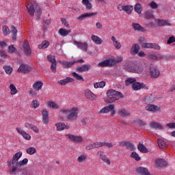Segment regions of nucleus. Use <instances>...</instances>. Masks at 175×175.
<instances>
[{
	"mask_svg": "<svg viewBox=\"0 0 175 175\" xmlns=\"http://www.w3.org/2000/svg\"><path fill=\"white\" fill-rule=\"evenodd\" d=\"M114 109H115L114 104H111L101 109L99 113L100 114H105L106 113H109V111H111L112 110H114Z\"/></svg>",
	"mask_w": 175,
	"mask_h": 175,
	"instance_id": "nucleus-18",
	"label": "nucleus"
},
{
	"mask_svg": "<svg viewBox=\"0 0 175 175\" xmlns=\"http://www.w3.org/2000/svg\"><path fill=\"white\" fill-rule=\"evenodd\" d=\"M87 161V154H81L77 158V162L79 163H83V162H85Z\"/></svg>",
	"mask_w": 175,
	"mask_h": 175,
	"instance_id": "nucleus-40",
	"label": "nucleus"
},
{
	"mask_svg": "<svg viewBox=\"0 0 175 175\" xmlns=\"http://www.w3.org/2000/svg\"><path fill=\"white\" fill-rule=\"evenodd\" d=\"M142 49H152V43H148V42L144 43L142 45Z\"/></svg>",
	"mask_w": 175,
	"mask_h": 175,
	"instance_id": "nucleus-57",
	"label": "nucleus"
},
{
	"mask_svg": "<svg viewBox=\"0 0 175 175\" xmlns=\"http://www.w3.org/2000/svg\"><path fill=\"white\" fill-rule=\"evenodd\" d=\"M18 167H12V168L10 171V173H11V174H16V173H20V172H21V170L18 169Z\"/></svg>",
	"mask_w": 175,
	"mask_h": 175,
	"instance_id": "nucleus-48",
	"label": "nucleus"
},
{
	"mask_svg": "<svg viewBox=\"0 0 175 175\" xmlns=\"http://www.w3.org/2000/svg\"><path fill=\"white\" fill-rule=\"evenodd\" d=\"M50 43L47 41H43L40 44L38 45V49H47Z\"/></svg>",
	"mask_w": 175,
	"mask_h": 175,
	"instance_id": "nucleus-45",
	"label": "nucleus"
},
{
	"mask_svg": "<svg viewBox=\"0 0 175 175\" xmlns=\"http://www.w3.org/2000/svg\"><path fill=\"white\" fill-rule=\"evenodd\" d=\"M66 137L70 139L73 143H81L83 142L82 136H76L72 134H67Z\"/></svg>",
	"mask_w": 175,
	"mask_h": 175,
	"instance_id": "nucleus-10",
	"label": "nucleus"
},
{
	"mask_svg": "<svg viewBox=\"0 0 175 175\" xmlns=\"http://www.w3.org/2000/svg\"><path fill=\"white\" fill-rule=\"evenodd\" d=\"M14 51H16V47H14L13 45H10L8 47V53L11 54L12 53H14Z\"/></svg>",
	"mask_w": 175,
	"mask_h": 175,
	"instance_id": "nucleus-60",
	"label": "nucleus"
},
{
	"mask_svg": "<svg viewBox=\"0 0 175 175\" xmlns=\"http://www.w3.org/2000/svg\"><path fill=\"white\" fill-rule=\"evenodd\" d=\"M157 143L160 148H165V147H166V143L162 139H159Z\"/></svg>",
	"mask_w": 175,
	"mask_h": 175,
	"instance_id": "nucleus-44",
	"label": "nucleus"
},
{
	"mask_svg": "<svg viewBox=\"0 0 175 175\" xmlns=\"http://www.w3.org/2000/svg\"><path fill=\"white\" fill-rule=\"evenodd\" d=\"M72 75L73 76L74 79H76V80H79V81H84V79L83 78V77L80 75H79L78 73H77L76 72H72Z\"/></svg>",
	"mask_w": 175,
	"mask_h": 175,
	"instance_id": "nucleus-47",
	"label": "nucleus"
},
{
	"mask_svg": "<svg viewBox=\"0 0 175 175\" xmlns=\"http://www.w3.org/2000/svg\"><path fill=\"white\" fill-rule=\"evenodd\" d=\"M97 156L100 158V159L103 160L105 163H107V165H110L111 163L109 158L106 157V154H105V152L98 151L97 152Z\"/></svg>",
	"mask_w": 175,
	"mask_h": 175,
	"instance_id": "nucleus-9",
	"label": "nucleus"
},
{
	"mask_svg": "<svg viewBox=\"0 0 175 175\" xmlns=\"http://www.w3.org/2000/svg\"><path fill=\"white\" fill-rule=\"evenodd\" d=\"M137 149L139 150V151H140V152H143V153L148 152V149H147V148H146V146L143 144H142V142L139 143L137 146Z\"/></svg>",
	"mask_w": 175,
	"mask_h": 175,
	"instance_id": "nucleus-33",
	"label": "nucleus"
},
{
	"mask_svg": "<svg viewBox=\"0 0 175 175\" xmlns=\"http://www.w3.org/2000/svg\"><path fill=\"white\" fill-rule=\"evenodd\" d=\"M27 10L28 13L33 17L36 14V16L38 19L40 18V15L42 14V9L38 3H29L26 5Z\"/></svg>",
	"mask_w": 175,
	"mask_h": 175,
	"instance_id": "nucleus-2",
	"label": "nucleus"
},
{
	"mask_svg": "<svg viewBox=\"0 0 175 175\" xmlns=\"http://www.w3.org/2000/svg\"><path fill=\"white\" fill-rule=\"evenodd\" d=\"M150 76L151 77H153L154 79H157V77H159V75H161V72L159 70L154 67L150 68Z\"/></svg>",
	"mask_w": 175,
	"mask_h": 175,
	"instance_id": "nucleus-23",
	"label": "nucleus"
},
{
	"mask_svg": "<svg viewBox=\"0 0 175 175\" xmlns=\"http://www.w3.org/2000/svg\"><path fill=\"white\" fill-rule=\"evenodd\" d=\"M17 132L24 137L26 140H31V135L27 133L24 130L21 129L20 127L16 128Z\"/></svg>",
	"mask_w": 175,
	"mask_h": 175,
	"instance_id": "nucleus-19",
	"label": "nucleus"
},
{
	"mask_svg": "<svg viewBox=\"0 0 175 175\" xmlns=\"http://www.w3.org/2000/svg\"><path fill=\"white\" fill-rule=\"evenodd\" d=\"M134 62H127L124 64V69L126 72H131L132 73L133 70Z\"/></svg>",
	"mask_w": 175,
	"mask_h": 175,
	"instance_id": "nucleus-24",
	"label": "nucleus"
},
{
	"mask_svg": "<svg viewBox=\"0 0 175 175\" xmlns=\"http://www.w3.org/2000/svg\"><path fill=\"white\" fill-rule=\"evenodd\" d=\"M144 70V66L143 64L138 62L134 63V66L133 67V72L132 73H142Z\"/></svg>",
	"mask_w": 175,
	"mask_h": 175,
	"instance_id": "nucleus-6",
	"label": "nucleus"
},
{
	"mask_svg": "<svg viewBox=\"0 0 175 175\" xmlns=\"http://www.w3.org/2000/svg\"><path fill=\"white\" fill-rule=\"evenodd\" d=\"M116 65V59H107L98 64V66L100 68H105L106 66H113Z\"/></svg>",
	"mask_w": 175,
	"mask_h": 175,
	"instance_id": "nucleus-5",
	"label": "nucleus"
},
{
	"mask_svg": "<svg viewBox=\"0 0 175 175\" xmlns=\"http://www.w3.org/2000/svg\"><path fill=\"white\" fill-rule=\"evenodd\" d=\"M42 87H43V83L40 81H37L33 85V88L35 91H40V90H42Z\"/></svg>",
	"mask_w": 175,
	"mask_h": 175,
	"instance_id": "nucleus-34",
	"label": "nucleus"
},
{
	"mask_svg": "<svg viewBox=\"0 0 175 175\" xmlns=\"http://www.w3.org/2000/svg\"><path fill=\"white\" fill-rule=\"evenodd\" d=\"M39 106H40V104L39 103V101L38 100H34L32 101L31 107H33L34 109H38Z\"/></svg>",
	"mask_w": 175,
	"mask_h": 175,
	"instance_id": "nucleus-55",
	"label": "nucleus"
},
{
	"mask_svg": "<svg viewBox=\"0 0 175 175\" xmlns=\"http://www.w3.org/2000/svg\"><path fill=\"white\" fill-rule=\"evenodd\" d=\"M175 42V37L174 36H171L169 38L167 44H172V43H174Z\"/></svg>",
	"mask_w": 175,
	"mask_h": 175,
	"instance_id": "nucleus-61",
	"label": "nucleus"
},
{
	"mask_svg": "<svg viewBox=\"0 0 175 175\" xmlns=\"http://www.w3.org/2000/svg\"><path fill=\"white\" fill-rule=\"evenodd\" d=\"M32 70V67L28 66L27 64H22L18 69V73H29Z\"/></svg>",
	"mask_w": 175,
	"mask_h": 175,
	"instance_id": "nucleus-8",
	"label": "nucleus"
},
{
	"mask_svg": "<svg viewBox=\"0 0 175 175\" xmlns=\"http://www.w3.org/2000/svg\"><path fill=\"white\" fill-rule=\"evenodd\" d=\"M146 109L148 111H159V110H161V108L154 105L149 104L146 107Z\"/></svg>",
	"mask_w": 175,
	"mask_h": 175,
	"instance_id": "nucleus-29",
	"label": "nucleus"
},
{
	"mask_svg": "<svg viewBox=\"0 0 175 175\" xmlns=\"http://www.w3.org/2000/svg\"><path fill=\"white\" fill-rule=\"evenodd\" d=\"M28 163V159L25 158L23 159L22 161L18 162V167H23V166H25Z\"/></svg>",
	"mask_w": 175,
	"mask_h": 175,
	"instance_id": "nucleus-50",
	"label": "nucleus"
},
{
	"mask_svg": "<svg viewBox=\"0 0 175 175\" xmlns=\"http://www.w3.org/2000/svg\"><path fill=\"white\" fill-rule=\"evenodd\" d=\"M82 5L85 6L87 10H91L92 9V4H91L90 0H82Z\"/></svg>",
	"mask_w": 175,
	"mask_h": 175,
	"instance_id": "nucleus-36",
	"label": "nucleus"
},
{
	"mask_svg": "<svg viewBox=\"0 0 175 175\" xmlns=\"http://www.w3.org/2000/svg\"><path fill=\"white\" fill-rule=\"evenodd\" d=\"M150 128L152 129H163V126L161 124V123L157 122H152L150 124Z\"/></svg>",
	"mask_w": 175,
	"mask_h": 175,
	"instance_id": "nucleus-30",
	"label": "nucleus"
},
{
	"mask_svg": "<svg viewBox=\"0 0 175 175\" xmlns=\"http://www.w3.org/2000/svg\"><path fill=\"white\" fill-rule=\"evenodd\" d=\"M42 122L45 124V125H47V124H49V111L46 110H42Z\"/></svg>",
	"mask_w": 175,
	"mask_h": 175,
	"instance_id": "nucleus-26",
	"label": "nucleus"
},
{
	"mask_svg": "<svg viewBox=\"0 0 175 175\" xmlns=\"http://www.w3.org/2000/svg\"><path fill=\"white\" fill-rule=\"evenodd\" d=\"M154 162L157 167H166L167 166V161L163 159H157Z\"/></svg>",
	"mask_w": 175,
	"mask_h": 175,
	"instance_id": "nucleus-16",
	"label": "nucleus"
},
{
	"mask_svg": "<svg viewBox=\"0 0 175 175\" xmlns=\"http://www.w3.org/2000/svg\"><path fill=\"white\" fill-rule=\"evenodd\" d=\"M136 83V79L135 78H128L125 80L124 84L126 87L131 85V84H135Z\"/></svg>",
	"mask_w": 175,
	"mask_h": 175,
	"instance_id": "nucleus-38",
	"label": "nucleus"
},
{
	"mask_svg": "<svg viewBox=\"0 0 175 175\" xmlns=\"http://www.w3.org/2000/svg\"><path fill=\"white\" fill-rule=\"evenodd\" d=\"M23 49L26 55H31V47H29V44L28 42L25 41L23 42Z\"/></svg>",
	"mask_w": 175,
	"mask_h": 175,
	"instance_id": "nucleus-22",
	"label": "nucleus"
},
{
	"mask_svg": "<svg viewBox=\"0 0 175 175\" xmlns=\"http://www.w3.org/2000/svg\"><path fill=\"white\" fill-rule=\"evenodd\" d=\"M123 12H125L127 14H132V12H133V6L124 5Z\"/></svg>",
	"mask_w": 175,
	"mask_h": 175,
	"instance_id": "nucleus-37",
	"label": "nucleus"
},
{
	"mask_svg": "<svg viewBox=\"0 0 175 175\" xmlns=\"http://www.w3.org/2000/svg\"><path fill=\"white\" fill-rule=\"evenodd\" d=\"M47 59H48V61H49V62H51V64H53L54 62H57L55 61V56H54V55H49L47 56Z\"/></svg>",
	"mask_w": 175,
	"mask_h": 175,
	"instance_id": "nucleus-56",
	"label": "nucleus"
},
{
	"mask_svg": "<svg viewBox=\"0 0 175 175\" xmlns=\"http://www.w3.org/2000/svg\"><path fill=\"white\" fill-rule=\"evenodd\" d=\"M26 152L27 154H29V155H33V154L36 152V149L33 147H30L26 150Z\"/></svg>",
	"mask_w": 175,
	"mask_h": 175,
	"instance_id": "nucleus-53",
	"label": "nucleus"
},
{
	"mask_svg": "<svg viewBox=\"0 0 175 175\" xmlns=\"http://www.w3.org/2000/svg\"><path fill=\"white\" fill-rule=\"evenodd\" d=\"M132 27L135 31H142L143 27L139 23H133Z\"/></svg>",
	"mask_w": 175,
	"mask_h": 175,
	"instance_id": "nucleus-51",
	"label": "nucleus"
},
{
	"mask_svg": "<svg viewBox=\"0 0 175 175\" xmlns=\"http://www.w3.org/2000/svg\"><path fill=\"white\" fill-rule=\"evenodd\" d=\"M155 23H157L158 27H170L172 23H170L168 21L164 19H155Z\"/></svg>",
	"mask_w": 175,
	"mask_h": 175,
	"instance_id": "nucleus-12",
	"label": "nucleus"
},
{
	"mask_svg": "<svg viewBox=\"0 0 175 175\" xmlns=\"http://www.w3.org/2000/svg\"><path fill=\"white\" fill-rule=\"evenodd\" d=\"M136 172L139 175H151L146 167H139L136 169Z\"/></svg>",
	"mask_w": 175,
	"mask_h": 175,
	"instance_id": "nucleus-17",
	"label": "nucleus"
},
{
	"mask_svg": "<svg viewBox=\"0 0 175 175\" xmlns=\"http://www.w3.org/2000/svg\"><path fill=\"white\" fill-rule=\"evenodd\" d=\"M139 50H140V46L137 44H134L131 49L130 53L136 55V54H138Z\"/></svg>",
	"mask_w": 175,
	"mask_h": 175,
	"instance_id": "nucleus-25",
	"label": "nucleus"
},
{
	"mask_svg": "<svg viewBox=\"0 0 175 175\" xmlns=\"http://www.w3.org/2000/svg\"><path fill=\"white\" fill-rule=\"evenodd\" d=\"M118 114L121 117H129L131 116V113L126 111L125 109H119L118 111Z\"/></svg>",
	"mask_w": 175,
	"mask_h": 175,
	"instance_id": "nucleus-31",
	"label": "nucleus"
},
{
	"mask_svg": "<svg viewBox=\"0 0 175 175\" xmlns=\"http://www.w3.org/2000/svg\"><path fill=\"white\" fill-rule=\"evenodd\" d=\"M76 63H77L76 61H70V62L63 61L60 62V64H62V67L64 69H69V68H72L73 65H75V64Z\"/></svg>",
	"mask_w": 175,
	"mask_h": 175,
	"instance_id": "nucleus-21",
	"label": "nucleus"
},
{
	"mask_svg": "<svg viewBox=\"0 0 175 175\" xmlns=\"http://www.w3.org/2000/svg\"><path fill=\"white\" fill-rule=\"evenodd\" d=\"M91 39H92V42L96 43V44H102V43L103 42L102 40V39H100V38H99V36H95V35H92Z\"/></svg>",
	"mask_w": 175,
	"mask_h": 175,
	"instance_id": "nucleus-32",
	"label": "nucleus"
},
{
	"mask_svg": "<svg viewBox=\"0 0 175 175\" xmlns=\"http://www.w3.org/2000/svg\"><path fill=\"white\" fill-rule=\"evenodd\" d=\"M96 14H98V13H96V12H92V13H89V14L85 13V14L79 16L78 18V20H79V21H83V20H84V18H87V17H91L92 16H96Z\"/></svg>",
	"mask_w": 175,
	"mask_h": 175,
	"instance_id": "nucleus-27",
	"label": "nucleus"
},
{
	"mask_svg": "<svg viewBox=\"0 0 175 175\" xmlns=\"http://www.w3.org/2000/svg\"><path fill=\"white\" fill-rule=\"evenodd\" d=\"M134 10L136 12V13H138V14H141L142 11L143 10L142 5L140 3H137L134 8Z\"/></svg>",
	"mask_w": 175,
	"mask_h": 175,
	"instance_id": "nucleus-42",
	"label": "nucleus"
},
{
	"mask_svg": "<svg viewBox=\"0 0 175 175\" xmlns=\"http://www.w3.org/2000/svg\"><path fill=\"white\" fill-rule=\"evenodd\" d=\"M73 81H75L73 78L66 77L64 79L60 80L59 81V84H60V85H66V84H68V83H73Z\"/></svg>",
	"mask_w": 175,
	"mask_h": 175,
	"instance_id": "nucleus-28",
	"label": "nucleus"
},
{
	"mask_svg": "<svg viewBox=\"0 0 175 175\" xmlns=\"http://www.w3.org/2000/svg\"><path fill=\"white\" fill-rule=\"evenodd\" d=\"M21 157H23V152H16L12 157V160H8V166H14L18 167V159H20Z\"/></svg>",
	"mask_w": 175,
	"mask_h": 175,
	"instance_id": "nucleus-3",
	"label": "nucleus"
},
{
	"mask_svg": "<svg viewBox=\"0 0 175 175\" xmlns=\"http://www.w3.org/2000/svg\"><path fill=\"white\" fill-rule=\"evenodd\" d=\"M71 31L70 30H66V29L64 28H60L59 29V33L61 36H68L69 33H70Z\"/></svg>",
	"mask_w": 175,
	"mask_h": 175,
	"instance_id": "nucleus-35",
	"label": "nucleus"
},
{
	"mask_svg": "<svg viewBox=\"0 0 175 175\" xmlns=\"http://www.w3.org/2000/svg\"><path fill=\"white\" fill-rule=\"evenodd\" d=\"M48 106H49V107H51L52 109H59V106H58V105H57V103H55L53 101H49Z\"/></svg>",
	"mask_w": 175,
	"mask_h": 175,
	"instance_id": "nucleus-52",
	"label": "nucleus"
},
{
	"mask_svg": "<svg viewBox=\"0 0 175 175\" xmlns=\"http://www.w3.org/2000/svg\"><path fill=\"white\" fill-rule=\"evenodd\" d=\"M120 147H126V150L133 151L135 150V145L130 142H119Z\"/></svg>",
	"mask_w": 175,
	"mask_h": 175,
	"instance_id": "nucleus-7",
	"label": "nucleus"
},
{
	"mask_svg": "<svg viewBox=\"0 0 175 175\" xmlns=\"http://www.w3.org/2000/svg\"><path fill=\"white\" fill-rule=\"evenodd\" d=\"M152 49H154V50H161V46L156 43H152Z\"/></svg>",
	"mask_w": 175,
	"mask_h": 175,
	"instance_id": "nucleus-62",
	"label": "nucleus"
},
{
	"mask_svg": "<svg viewBox=\"0 0 175 175\" xmlns=\"http://www.w3.org/2000/svg\"><path fill=\"white\" fill-rule=\"evenodd\" d=\"M93 148H95V144L93 143V144H90L89 145H88L86 146V150H93Z\"/></svg>",
	"mask_w": 175,
	"mask_h": 175,
	"instance_id": "nucleus-64",
	"label": "nucleus"
},
{
	"mask_svg": "<svg viewBox=\"0 0 175 175\" xmlns=\"http://www.w3.org/2000/svg\"><path fill=\"white\" fill-rule=\"evenodd\" d=\"M2 30H3V33L5 35V36H8V35H10V32H12L9 29V27L6 25L3 26Z\"/></svg>",
	"mask_w": 175,
	"mask_h": 175,
	"instance_id": "nucleus-46",
	"label": "nucleus"
},
{
	"mask_svg": "<svg viewBox=\"0 0 175 175\" xmlns=\"http://www.w3.org/2000/svg\"><path fill=\"white\" fill-rule=\"evenodd\" d=\"M91 68L92 66L90 64H83L81 66L77 67L76 71L78 73H84V72H88V70H91Z\"/></svg>",
	"mask_w": 175,
	"mask_h": 175,
	"instance_id": "nucleus-13",
	"label": "nucleus"
},
{
	"mask_svg": "<svg viewBox=\"0 0 175 175\" xmlns=\"http://www.w3.org/2000/svg\"><path fill=\"white\" fill-rule=\"evenodd\" d=\"M3 69L7 75H12V72H13V68L10 66H4Z\"/></svg>",
	"mask_w": 175,
	"mask_h": 175,
	"instance_id": "nucleus-41",
	"label": "nucleus"
},
{
	"mask_svg": "<svg viewBox=\"0 0 175 175\" xmlns=\"http://www.w3.org/2000/svg\"><path fill=\"white\" fill-rule=\"evenodd\" d=\"M84 94L85 98L90 99V100H95L96 99V95L94 94L90 90H86Z\"/></svg>",
	"mask_w": 175,
	"mask_h": 175,
	"instance_id": "nucleus-20",
	"label": "nucleus"
},
{
	"mask_svg": "<svg viewBox=\"0 0 175 175\" xmlns=\"http://www.w3.org/2000/svg\"><path fill=\"white\" fill-rule=\"evenodd\" d=\"M145 18L146 20H150L151 18H154V14H152V12L151 11H147L145 13Z\"/></svg>",
	"mask_w": 175,
	"mask_h": 175,
	"instance_id": "nucleus-49",
	"label": "nucleus"
},
{
	"mask_svg": "<svg viewBox=\"0 0 175 175\" xmlns=\"http://www.w3.org/2000/svg\"><path fill=\"white\" fill-rule=\"evenodd\" d=\"M121 98H124L122 93L111 89L107 92V98H105V102L107 103H113V102H116V100H118Z\"/></svg>",
	"mask_w": 175,
	"mask_h": 175,
	"instance_id": "nucleus-1",
	"label": "nucleus"
},
{
	"mask_svg": "<svg viewBox=\"0 0 175 175\" xmlns=\"http://www.w3.org/2000/svg\"><path fill=\"white\" fill-rule=\"evenodd\" d=\"M74 44L78 47V49H80L83 51H85L86 53L87 50H88V44L87 42H81L79 41H74Z\"/></svg>",
	"mask_w": 175,
	"mask_h": 175,
	"instance_id": "nucleus-11",
	"label": "nucleus"
},
{
	"mask_svg": "<svg viewBox=\"0 0 175 175\" xmlns=\"http://www.w3.org/2000/svg\"><path fill=\"white\" fill-rule=\"evenodd\" d=\"M149 59L152 61H157L158 60V57H157L154 54H149L148 55Z\"/></svg>",
	"mask_w": 175,
	"mask_h": 175,
	"instance_id": "nucleus-59",
	"label": "nucleus"
},
{
	"mask_svg": "<svg viewBox=\"0 0 175 175\" xmlns=\"http://www.w3.org/2000/svg\"><path fill=\"white\" fill-rule=\"evenodd\" d=\"M131 158H133V159L136 160L137 161H140V157H139V154H137L136 152H133L131 155Z\"/></svg>",
	"mask_w": 175,
	"mask_h": 175,
	"instance_id": "nucleus-54",
	"label": "nucleus"
},
{
	"mask_svg": "<svg viewBox=\"0 0 175 175\" xmlns=\"http://www.w3.org/2000/svg\"><path fill=\"white\" fill-rule=\"evenodd\" d=\"M11 32L12 33V40L17 39V29L14 26L11 27Z\"/></svg>",
	"mask_w": 175,
	"mask_h": 175,
	"instance_id": "nucleus-39",
	"label": "nucleus"
},
{
	"mask_svg": "<svg viewBox=\"0 0 175 175\" xmlns=\"http://www.w3.org/2000/svg\"><path fill=\"white\" fill-rule=\"evenodd\" d=\"M10 94L11 95H16L18 91L17 90V88H16V86L13 84H11L10 85Z\"/></svg>",
	"mask_w": 175,
	"mask_h": 175,
	"instance_id": "nucleus-43",
	"label": "nucleus"
},
{
	"mask_svg": "<svg viewBox=\"0 0 175 175\" xmlns=\"http://www.w3.org/2000/svg\"><path fill=\"white\" fill-rule=\"evenodd\" d=\"M150 7L152 8V9H157L158 8V4H157V3H155V1H152L150 3Z\"/></svg>",
	"mask_w": 175,
	"mask_h": 175,
	"instance_id": "nucleus-63",
	"label": "nucleus"
},
{
	"mask_svg": "<svg viewBox=\"0 0 175 175\" xmlns=\"http://www.w3.org/2000/svg\"><path fill=\"white\" fill-rule=\"evenodd\" d=\"M51 70L52 72H53L54 73H55V72H57V62H56L51 63Z\"/></svg>",
	"mask_w": 175,
	"mask_h": 175,
	"instance_id": "nucleus-58",
	"label": "nucleus"
},
{
	"mask_svg": "<svg viewBox=\"0 0 175 175\" xmlns=\"http://www.w3.org/2000/svg\"><path fill=\"white\" fill-rule=\"evenodd\" d=\"M132 87L134 91H139V90H142V88H144V90H148V88H147L143 83L135 82L133 84Z\"/></svg>",
	"mask_w": 175,
	"mask_h": 175,
	"instance_id": "nucleus-14",
	"label": "nucleus"
},
{
	"mask_svg": "<svg viewBox=\"0 0 175 175\" xmlns=\"http://www.w3.org/2000/svg\"><path fill=\"white\" fill-rule=\"evenodd\" d=\"M55 126H56V130L58 132H61L64 129H69L70 128L68 125H66L65 123H62V122L56 123L55 124Z\"/></svg>",
	"mask_w": 175,
	"mask_h": 175,
	"instance_id": "nucleus-15",
	"label": "nucleus"
},
{
	"mask_svg": "<svg viewBox=\"0 0 175 175\" xmlns=\"http://www.w3.org/2000/svg\"><path fill=\"white\" fill-rule=\"evenodd\" d=\"M68 113H69L67 116V121H76L79 114V109L73 107Z\"/></svg>",
	"mask_w": 175,
	"mask_h": 175,
	"instance_id": "nucleus-4",
	"label": "nucleus"
}]
</instances>
